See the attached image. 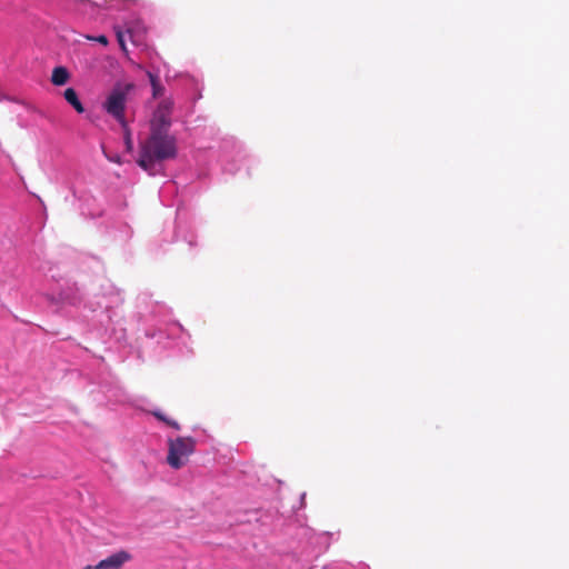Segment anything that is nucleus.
<instances>
[{"label":"nucleus","mask_w":569,"mask_h":569,"mask_svg":"<svg viewBox=\"0 0 569 569\" xmlns=\"http://www.w3.org/2000/svg\"><path fill=\"white\" fill-rule=\"evenodd\" d=\"M170 127L171 114L156 109L150 122V131L159 130L162 132H169Z\"/></svg>","instance_id":"obj_6"},{"label":"nucleus","mask_w":569,"mask_h":569,"mask_svg":"<svg viewBox=\"0 0 569 569\" xmlns=\"http://www.w3.org/2000/svg\"><path fill=\"white\" fill-rule=\"evenodd\" d=\"M186 242L190 248H192L196 244V241L193 239V236L190 237V239H186Z\"/></svg>","instance_id":"obj_15"},{"label":"nucleus","mask_w":569,"mask_h":569,"mask_svg":"<svg viewBox=\"0 0 569 569\" xmlns=\"http://www.w3.org/2000/svg\"><path fill=\"white\" fill-rule=\"evenodd\" d=\"M126 144H127L128 150H130L132 148V142H131V139L129 136L126 137Z\"/></svg>","instance_id":"obj_16"},{"label":"nucleus","mask_w":569,"mask_h":569,"mask_svg":"<svg viewBox=\"0 0 569 569\" xmlns=\"http://www.w3.org/2000/svg\"><path fill=\"white\" fill-rule=\"evenodd\" d=\"M171 188H173V183H171V182H169V183H167V184L164 186V189H171Z\"/></svg>","instance_id":"obj_19"},{"label":"nucleus","mask_w":569,"mask_h":569,"mask_svg":"<svg viewBox=\"0 0 569 569\" xmlns=\"http://www.w3.org/2000/svg\"><path fill=\"white\" fill-rule=\"evenodd\" d=\"M87 39L91 40V41H96L102 46H108L109 43V40L108 38L104 36V34H100V36H88Z\"/></svg>","instance_id":"obj_13"},{"label":"nucleus","mask_w":569,"mask_h":569,"mask_svg":"<svg viewBox=\"0 0 569 569\" xmlns=\"http://www.w3.org/2000/svg\"><path fill=\"white\" fill-rule=\"evenodd\" d=\"M108 159H109L110 161H113V162L120 163V158H119V156H116V157H108Z\"/></svg>","instance_id":"obj_17"},{"label":"nucleus","mask_w":569,"mask_h":569,"mask_svg":"<svg viewBox=\"0 0 569 569\" xmlns=\"http://www.w3.org/2000/svg\"><path fill=\"white\" fill-rule=\"evenodd\" d=\"M153 416L158 420L166 422L168 426L174 428L176 430L180 429V426L177 421L167 418L161 411H153Z\"/></svg>","instance_id":"obj_10"},{"label":"nucleus","mask_w":569,"mask_h":569,"mask_svg":"<svg viewBox=\"0 0 569 569\" xmlns=\"http://www.w3.org/2000/svg\"><path fill=\"white\" fill-rule=\"evenodd\" d=\"M147 77L149 78V81H150V84L152 86L153 83H158L159 82V76L158 73H154V72H151V71H147Z\"/></svg>","instance_id":"obj_14"},{"label":"nucleus","mask_w":569,"mask_h":569,"mask_svg":"<svg viewBox=\"0 0 569 569\" xmlns=\"http://www.w3.org/2000/svg\"><path fill=\"white\" fill-rule=\"evenodd\" d=\"M66 101L71 104L78 113H83L84 108L78 98V94L73 88H68L63 92Z\"/></svg>","instance_id":"obj_7"},{"label":"nucleus","mask_w":569,"mask_h":569,"mask_svg":"<svg viewBox=\"0 0 569 569\" xmlns=\"http://www.w3.org/2000/svg\"><path fill=\"white\" fill-rule=\"evenodd\" d=\"M70 73L64 67H56L52 71L51 82L54 86H63L68 82Z\"/></svg>","instance_id":"obj_8"},{"label":"nucleus","mask_w":569,"mask_h":569,"mask_svg":"<svg viewBox=\"0 0 569 569\" xmlns=\"http://www.w3.org/2000/svg\"><path fill=\"white\" fill-rule=\"evenodd\" d=\"M196 448V440L191 437H178L169 439L168 463L173 469H180L183 465V458L190 456Z\"/></svg>","instance_id":"obj_3"},{"label":"nucleus","mask_w":569,"mask_h":569,"mask_svg":"<svg viewBox=\"0 0 569 569\" xmlns=\"http://www.w3.org/2000/svg\"><path fill=\"white\" fill-rule=\"evenodd\" d=\"M151 88L153 98H160L164 92V88L161 86L160 81L158 83H153Z\"/></svg>","instance_id":"obj_12"},{"label":"nucleus","mask_w":569,"mask_h":569,"mask_svg":"<svg viewBox=\"0 0 569 569\" xmlns=\"http://www.w3.org/2000/svg\"><path fill=\"white\" fill-rule=\"evenodd\" d=\"M91 311H96V308H93L91 305L89 306Z\"/></svg>","instance_id":"obj_20"},{"label":"nucleus","mask_w":569,"mask_h":569,"mask_svg":"<svg viewBox=\"0 0 569 569\" xmlns=\"http://www.w3.org/2000/svg\"><path fill=\"white\" fill-rule=\"evenodd\" d=\"M83 569H99V568H97V565H94V566L88 565Z\"/></svg>","instance_id":"obj_18"},{"label":"nucleus","mask_w":569,"mask_h":569,"mask_svg":"<svg viewBox=\"0 0 569 569\" xmlns=\"http://www.w3.org/2000/svg\"><path fill=\"white\" fill-rule=\"evenodd\" d=\"M178 153L177 139L169 132L150 131L140 144L138 164L151 176L160 173L161 163L174 159Z\"/></svg>","instance_id":"obj_1"},{"label":"nucleus","mask_w":569,"mask_h":569,"mask_svg":"<svg viewBox=\"0 0 569 569\" xmlns=\"http://www.w3.org/2000/svg\"><path fill=\"white\" fill-rule=\"evenodd\" d=\"M52 300L57 303L77 307L82 301V295L80 289L73 284L63 289L59 296L57 298L53 297Z\"/></svg>","instance_id":"obj_4"},{"label":"nucleus","mask_w":569,"mask_h":569,"mask_svg":"<svg viewBox=\"0 0 569 569\" xmlns=\"http://www.w3.org/2000/svg\"><path fill=\"white\" fill-rule=\"evenodd\" d=\"M130 559V555L127 551H118L107 557L106 559L100 560L97 563V568L99 569H120L124 562Z\"/></svg>","instance_id":"obj_5"},{"label":"nucleus","mask_w":569,"mask_h":569,"mask_svg":"<svg viewBox=\"0 0 569 569\" xmlns=\"http://www.w3.org/2000/svg\"><path fill=\"white\" fill-rule=\"evenodd\" d=\"M114 30H116V36H117V40L119 42V46L121 47V49L123 51H127L126 36H128L131 41H134L131 29L128 28L126 31H123L120 28H116Z\"/></svg>","instance_id":"obj_9"},{"label":"nucleus","mask_w":569,"mask_h":569,"mask_svg":"<svg viewBox=\"0 0 569 569\" xmlns=\"http://www.w3.org/2000/svg\"><path fill=\"white\" fill-rule=\"evenodd\" d=\"M134 90L132 82H116L107 93L102 103V109L111 116L118 123L126 127V107L130 93Z\"/></svg>","instance_id":"obj_2"},{"label":"nucleus","mask_w":569,"mask_h":569,"mask_svg":"<svg viewBox=\"0 0 569 569\" xmlns=\"http://www.w3.org/2000/svg\"><path fill=\"white\" fill-rule=\"evenodd\" d=\"M172 108H173V102L172 100L170 99H164L162 100L159 104H158V108L157 110H160L162 112H167V113H170L172 112Z\"/></svg>","instance_id":"obj_11"}]
</instances>
